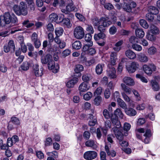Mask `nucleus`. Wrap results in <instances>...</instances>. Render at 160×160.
<instances>
[{
    "label": "nucleus",
    "instance_id": "4d7b16f0",
    "mask_svg": "<svg viewBox=\"0 0 160 160\" xmlns=\"http://www.w3.org/2000/svg\"><path fill=\"white\" fill-rule=\"evenodd\" d=\"M52 140L51 138H46L45 141V145L46 146H49L52 144Z\"/></svg>",
    "mask_w": 160,
    "mask_h": 160
},
{
    "label": "nucleus",
    "instance_id": "2eb2a0df",
    "mask_svg": "<svg viewBox=\"0 0 160 160\" xmlns=\"http://www.w3.org/2000/svg\"><path fill=\"white\" fill-rule=\"evenodd\" d=\"M11 122L16 125H19L20 124V121L18 118L16 117H12L8 126V128L9 130H12L13 128L11 124L10 123Z\"/></svg>",
    "mask_w": 160,
    "mask_h": 160
},
{
    "label": "nucleus",
    "instance_id": "0e129e2a",
    "mask_svg": "<svg viewBox=\"0 0 160 160\" xmlns=\"http://www.w3.org/2000/svg\"><path fill=\"white\" fill-rule=\"evenodd\" d=\"M124 10L127 12H130L132 10L131 6L129 4H126L125 6L123 8Z\"/></svg>",
    "mask_w": 160,
    "mask_h": 160
},
{
    "label": "nucleus",
    "instance_id": "c9c22d12",
    "mask_svg": "<svg viewBox=\"0 0 160 160\" xmlns=\"http://www.w3.org/2000/svg\"><path fill=\"white\" fill-rule=\"evenodd\" d=\"M122 89L128 94H130L131 92V89L128 87L127 86L124 84L122 83L121 84Z\"/></svg>",
    "mask_w": 160,
    "mask_h": 160
},
{
    "label": "nucleus",
    "instance_id": "864d4df0",
    "mask_svg": "<svg viewBox=\"0 0 160 160\" xmlns=\"http://www.w3.org/2000/svg\"><path fill=\"white\" fill-rule=\"evenodd\" d=\"M136 77L140 79L143 82L146 83L148 82V80L146 78L140 74H136Z\"/></svg>",
    "mask_w": 160,
    "mask_h": 160
},
{
    "label": "nucleus",
    "instance_id": "bf43d9fd",
    "mask_svg": "<svg viewBox=\"0 0 160 160\" xmlns=\"http://www.w3.org/2000/svg\"><path fill=\"white\" fill-rule=\"evenodd\" d=\"M92 36L90 33H88L86 34L85 37V40L87 42L90 43V42H92L91 40Z\"/></svg>",
    "mask_w": 160,
    "mask_h": 160
},
{
    "label": "nucleus",
    "instance_id": "a19ab883",
    "mask_svg": "<svg viewBox=\"0 0 160 160\" xmlns=\"http://www.w3.org/2000/svg\"><path fill=\"white\" fill-rule=\"evenodd\" d=\"M102 100V97L99 96H98L94 98L93 103L96 105L98 106L101 103Z\"/></svg>",
    "mask_w": 160,
    "mask_h": 160
},
{
    "label": "nucleus",
    "instance_id": "ea45409f",
    "mask_svg": "<svg viewBox=\"0 0 160 160\" xmlns=\"http://www.w3.org/2000/svg\"><path fill=\"white\" fill-rule=\"evenodd\" d=\"M55 32L56 36H60L63 33V29L61 27L56 28L55 29Z\"/></svg>",
    "mask_w": 160,
    "mask_h": 160
},
{
    "label": "nucleus",
    "instance_id": "f03ea898",
    "mask_svg": "<svg viewBox=\"0 0 160 160\" xmlns=\"http://www.w3.org/2000/svg\"><path fill=\"white\" fill-rule=\"evenodd\" d=\"M0 25L2 27H4L6 24H8L10 23L16 24L18 22V19L14 14H10L8 12H5L2 19H0Z\"/></svg>",
    "mask_w": 160,
    "mask_h": 160
},
{
    "label": "nucleus",
    "instance_id": "e2e57ef3",
    "mask_svg": "<svg viewBox=\"0 0 160 160\" xmlns=\"http://www.w3.org/2000/svg\"><path fill=\"white\" fill-rule=\"evenodd\" d=\"M104 7L108 10H111L113 9L114 7L113 5L110 3H106L104 4Z\"/></svg>",
    "mask_w": 160,
    "mask_h": 160
},
{
    "label": "nucleus",
    "instance_id": "412c9836",
    "mask_svg": "<svg viewBox=\"0 0 160 160\" xmlns=\"http://www.w3.org/2000/svg\"><path fill=\"white\" fill-rule=\"evenodd\" d=\"M151 86L154 91H158L160 89L159 85L155 80H152L151 81Z\"/></svg>",
    "mask_w": 160,
    "mask_h": 160
},
{
    "label": "nucleus",
    "instance_id": "338daca9",
    "mask_svg": "<svg viewBox=\"0 0 160 160\" xmlns=\"http://www.w3.org/2000/svg\"><path fill=\"white\" fill-rule=\"evenodd\" d=\"M97 122L96 118H94L89 121L88 122V125L90 126H93L95 125Z\"/></svg>",
    "mask_w": 160,
    "mask_h": 160
},
{
    "label": "nucleus",
    "instance_id": "c756f323",
    "mask_svg": "<svg viewBox=\"0 0 160 160\" xmlns=\"http://www.w3.org/2000/svg\"><path fill=\"white\" fill-rule=\"evenodd\" d=\"M114 116L116 117H119L120 118H122L123 117V114L121 109L117 108L114 112Z\"/></svg>",
    "mask_w": 160,
    "mask_h": 160
},
{
    "label": "nucleus",
    "instance_id": "69168bd1",
    "mask_svg": "<svg viewBox=\"0 0 160 160\" xmlns=\"http://www.w3.org/2000/svg\"><path fill=\"white\" fill-rule=\"evenodd\" d=\"M91 134L88 131H85L84 132L83 134L84 138L88 140Z\"/></svg>",
    "mask_w": 160,
    "mask_h": 160
},
{
    "label": "nucleus",
    "instance_id": "c03bdc74",
    "mask_svg": "<svg viewBox=\"0 0 160 160\" xmlns=\"http://www.w3.org/2000/svg\"><path fill=\"white\" fill-rule=\"evenodd\" d=\"M95 144L94 141L92 140H88L85 142V145L88 147H92Z\"/></svg>",
    "mask_w": 160,
    "mask_h": 160
},
{
    "label": "nucleus",
    "instance_id": "13d9d810",
    "mask_svg": "<svg viewBox=\"0 0 160 160\" xmlns=\"http://www.w3.org/2000/svg\"><path fill=\"white\" fill-rule=\"evenodd\" d=\"M130 42L132 43L138 42V39L135 36H132L129 38Z\"/></svg>",
    "mask_w": 160,
    "mask_h": 160
},
{
    "label": "nucleus",
    "instance_id": "1a4fd4ad",
    "mask_svg": "<svg viewBox=\"0 0 160 160\" xmlns=\"http://www.w3.org/2000/svg\"><path fill=\"white\" fill-rule=\"evenodd\" d=\"M138 64L137 62H132L130 65L127 67V69L129 73H132L134 72L136 70Z\"/></svg>",
    "mask_w": 160,
    "mask_h": 160
},
{
    "label": "nucleus",
    "instance_id": "58836bf2",
    "mask_svg": "<svg viewBox=\"0 0 160 160\" xmlns=\"http://www.w3.org/2000/svg\"><path fill=\"white\" fill-rule=\"evenodd\" d=\"M103 70V65L101 64H98L96 67V72L98 75L100 74L102 72Z\"/></svg>",
    "mask_w": 160,
    "mask_h": 160
},
{
    "label": "nucleus",
    "instance_id": "3c124183",
    "mask_svg": "<svg viewBox=\"0 0 160 160\" xmlns=\"http://www.w3.org/2000/svg\"><path fill=\"white\" fill-rule=\"evenodd\" d=\"M117 29L114 25L111 27L109 29V32L110 34L114 35L117 32Z\"/></svg>",
    "mask_w": 160,
    "mask_h": 160
},
{
    "label": "nucleus",
    "instance_id": "423d86ee",
    "mask_svg": "<svg viewBox=\"0 0 160 160\" xmlns=\"http://www.w3.org/2000/svg\"><path fill=\"white\" fill-rule=\"evenodd\" d=\"M43 69L42 68L39 69L38 64H36L33 65L32 71L36 77H39L42 76L43 74Z\"/></svg>",
    "mask_w": 160,
    "mask_h": 160
},
{
    "label": "nucleus",
    "instance_id": "20e7f679",
    "mask_svg": "<svg viewBox=\"0 0 160 160\" xmlns=\"http://www.w3.org/2000/svg\"><path fill=\"white\" fill-rule=\"evenodd\" d=\"M73 35L77 39H82L85 35L84 29L81 26H77L74 29Z\"/></svg>",
    "mask_w": 160,
    "mask_h": 160
},
{
    "label": "nucleus",
    "instance_id": "dca6fc26",
    "mask_svg": "<svg viewBox=\"0 0 160 160\" xmlns=\"http://www.w3.org/2000/svg\"><path fill=\"white\" fill-rule=\"evenodd\" d=\"M52 59V56L50 54H47L45 57H42L41 59V62L42 64H46Z\"/></svg>",
    "mask_w": 160,
    "mask_h": 160
},
{
    "label": "nucleus",
    "instance_id": "bb28decb",
    "mask_svg": "<svg viewBox=\"0 0 160 160\" xmlns=\"http://www.w3.org/2000/svg\"><path fill=\"white\" fill-rule=\"evenodd\" d=\"M92 76L90 74H83L82 77V79L84 82H86L87 83L92 79Z\"/></svg>",
    "mask_w": 160,
    "mask_h": 160
},
{
    "label": "nucleus",
    "instance_id": "6e6552de",
    "mask_svg": "<svg viewBox=\"0 0 160 160\" xmlns=\"http://www.w3.org/2000/svg\"><path fill=\"white\" fill-rule=\"evenodd\" d=\"M48 68L50 70H52V71L54 73H56L58 72L59 67L58 65L56 66L55 65L54 62L52 59L48 63Z\"/></svg>",
    "mask_w": 160,
    "mask_h": 160
},
{
    "label": "nucleus",
    "instance_id": "774afa93",
    "mask_svg": "<svg viewBox=\"0 0 160 160\" xmlns=\"http://www.w3.org/2000/svg\"><path fill=\"white\" fill-rule=\"evenodd\" d=\"M47 29L49 31L53 32L54 28L52 24L49 23L47 26Z\"/></svg>",
    "mask_w": 160,
    "mask_h": 160
},
{
    "label": "nucleus",
    "instance_id": "f704fd0d",
    "mask_svg": "<svg viewBox=\"0 0 160 160\" xmlns=\"http://www.w3.org/2000/svg\"><path fill=\"white\" fill-rule=\"evenodd\" d=\"M58 15L54 13H52L49 15V21L50 22H55L58 19Z\"/></svg>",
    "mask_w": 160,
    "mask_h": 160
},
{
    "label": "nucleus",
    "instance_id": "6ab92c4d",
    "mask_svg": "<svg viewBox=\"0 0 160 160\" xmlns=\"http://www.w3.org/2000/svg\"><path fill=\"white\" fill-rule=\"evenodd\" d=\"M126 56L130 59H134L136 58V54L132 51L128 50L125 52Z\"/></svg>",
    "mask_w": 160,
    "mask_h": 160
},
{
    "label": "nucleus",
    "instance_id": "09e8293b",
    "mask_svg": "<svg viewBox=\"0 0 160 160\" xmlns=\"http://www.w3.org/2000/svg\"><path fill=\"white\" fill-rule=\"evenodd\" d=\"M86 30L90 34H93L94 32L93 28L91 25L88 24Z\"/></svg>",
    "mask_w": 160,
    "mask_h": 160
},
{
    "label": "nucleus",
    "instance_id": "8fccbe9b",
    "mask_svg": "<svg viewBox=\"0 0 160 160\" xmlns=\"http://www.w3.org/2000/svg\"><path fill=\"white\" fill-rule=\"evenodd\" d=\"M92 96V93L89 92H88L83 95V98L86 100H88Z\"/></svg>",
    "mask_w": 160,
    "mask_h": 160
},
{
    "label": "nucleus",
    "instance_id": "c85d7f7f",
    "mask_svg": "<svg viewBox=\"0 0 160 160\" xmlns=\"http://www.w3.org/2000/svg\"><path fill=\"white\" fill-rule=\"evenodd\" d=\"M131 125L127 122H125L124 125L123 129L125 132L124 135L125 136H127L128 134V131L130 130L131 128Z\"/></svg>",
    "mask_w": 160,
    "mask_h": 160
},
{
    "label": "nucleus",
    "instance_id": "a878e982",
    "mask_svg": "<svg viewBox=\"0 0 160 160\" xmlns=\"http://www.w3.org/2000/svg\"><path fill=\"white\" fill-rule=\"evenodd\" d=\"M105 149L108 156H111L112 157H114L116 156V154L115 151L113 150L110 151L109 148L107 145H105Z\"/></svg>",
    "mask_w": 160,
    "mask_h": 160
},
{
    "label": "nucleus",
    "instance_id": "aec40b11",
    "mask_svg": "<svg viewBox=\"0 0 160 160\" xmlns=\"http://www.w3.org/2000/svg\"><path fill=\"white\" fill-rule=\"evenodd\" d=\"M78 79L77 78H74L68 81L66 84L67 86L69 88L73 87L74 85L77 83Z\"/></svg>",
    "mask_w": 160,
    "mask_h": 160
},
{
    "label": "nucleus",
    "instance_id": "49530a36",
    "mask_svg": "<svg viewBox=\"0 0 160 160\" xmlns=\"http://www.w3.org/2000/svg\"><path fill=\"white\" fill-rule=\"evenodd\" d=\"M93 45L92 42H90V43L85 44L82 48V50L83 52H88L90 47L92 46Z\"/></svg>",
    "mask_w": 160,
    "mask_h": 160
},
{
    "label": "nucleus",
    "instance_id": "052dcab7",
    "mask_svg": "<svg viewBox=\"0 0 160 160\" xmlns=\"http://www.w3.org/2000/svg\"><path fill=\"white\" fill-rule=\"evenodd\" d=\"M153 14L151 13H148L146 15V19L150 21H152L154 18Z\"/></svg>",
    "mask_w": 160,
    "mask_h": 160
},
{
    "label": "nucleus",
    "instance_id": "cd10ccee",
    "mask_svg": "<svg viewBox=\"0 0 160 160\" xmlns=\"http://www.w3.org/2000/svg\"><path fill=\"white\" fill-rule=\"evenodd\" d=\"M81 43L79 41H76L72 44V47L74 49L78 50L81 48Z\"/></svg>",
    "mask_w": 160,
    "mask_h": 160
},
{
    "label": "nucleus",
    "instance_id": "0eeeda50",
    "mask_svg": "<svg viewBox=\"0 0 160 160\" xmlns=\"http://www.w3.org/2000/svg\"><path fill=\"white\" fill-rule=\"evenodd\" d=\"M117 52H112L111 53L109 60L110 64L108 65V68H110L111 66H114L116 64V62L117 60Z\"/></svg>",
    "mask_w": 160,
    "mask_h": 160
},
{
    "label": "nucleus",
    "instance_id": "f8f14e48",
    "mask_svg": "<svg viewBox=\"0 0 160 160\" xmlns=\"http://www.w3.org/2000/svg\"><path fill=\"white\" fill-rule=\"evenodd\" d=\"M138 60L141 62H147L149 60L148 57L145 54L140 53L137 55Z\"/></svg>",
    "mask_w": 160,
    "mask_h": 160
},
{
    "label": "nucleus",
    "instance_id": "ddd939ff",
    "mask_svg": "<svg viewBox=\"0 0 160 160\" xmlns=\"http://www.w3.org/2000/svg\"><path fill=\"white\" fill-rule=\"evenodd\" d=\"M107 70L108 75L109 77L111 78H116L117 76L116 74L115 69L112 66L110 68H109Z\"/></svg>",
    "mask_w": 160,
    "mask_h": 160
},
{
    "label": "nucleus",
    "instance_id": "473e14b6",
    "mask_svg": "<svg viewBox=\"0 0 160 160\" xmlns=\"http://www.w3.org/2000/svg\"><path fill=\"white\" fill-rule=\"evenodd\" d=\"M143 68L145 72L148 75H151L152 73V71L149 65L145 64L143 66Z\"/></svg>",
    "mask_w": 160,
    "mask_h": 160
},
{
    "label": "nucleus",
    "instance_id": "f3484780",
    "mask_svg": "<svg viewBox=\"0 0 160 160\" xmlns=\"http://www.w3.org/2000/svg\"><path fill=\"white\" fill-rule=\"evenodd\" d=\"M125 111L127 115L130 116H135L137 113L135 109L131 108H127L125 110Z\"/></svg>",
    "mask_w": 160,
    "mask_h": 160
},
{
    "label": "nucleus",
    "instance_id": "f257e3e1",
    "mask_svg": "<svg viewBox=\"0 0 160 160\" xmlns=\"http://www.w3.org/2000/svg\"><path fill=\"white\" fill-rule=\"evenodd\" d=\"M92 23L94 27H98L100 32H105L106 28L112 24V22L108 17H102L100 19L97 17L92 18Z\"/></svg>",
    "mask_w": 160,
    "mask_h": 160
},
{
    "label": "nucleus",
    "instance_id": "680f3d73",
    "mask_svg": "<svg viewBox=\"0 0 160 160\" xmlns=\"http://www.w3.org/2000/svg\"><path fill=\"white\" fill-rule=\"evenodd\" d=\"M75 16L78 19L82 22H84L85 20L84 17L82 15L79 13H76Z\"/></svg>",
    "mask_w": 160,
    "mask_h": 160
},
{
    "label": "nucleus",
    "instance_id": "393cba45",
    "mask_svg": "<svg viewBox=\"0 0 160 160\" xmlns=\"http://www.w3.org/2000/svg\"><path fill=\"white\" fill-rule=\"evenodd\" d=\"M148 10L149 12L152 14L156 15L159 12L158 9L157 8L152 6L149 7Z\"/></svg>",
    "mask_w": 160,
    "mask_h": 160
},
{
    "label": "nucleus",
    "instance_id": "b1692460",
    "mask_svg": "<svg viewBox=\"0 0 160 160\" xmlns=\"http://www.w3.org/2000/svg\"><path fill=\"white\" fill-rule=\"evenodd\" d=\"M136 36L139 38H142L144 36L145 33L142 29L137 28L135 30Z\"/></svg>",
    "mask_w": 160,
    "mask_h": 160
},
{
    "label": "nucleus",
    "instance_id": "2f4dec72",
    "mask_svg": "<svg viewBox=\"0 0 160 160\" xmlns=\"http://www.w3.org/2000/svg\"><path fill=\"white\" fill-rule=\"evenodd\" d=\"M150 31L151 33L154 34H158L159 32L158 28L154 25H152L150 26Z\"/></svg>",
    "mask_w": 160,
    "mask_h": 160
},
{
    "label": "nucleus",
    "instance_id": "9d476101",
    "mask_svg": "<svg viewBox=\"0 0 160 160\" xmlns=\"http://www.w3.org/2000/svg\"><path fill=\"white\" fill-rule=\"evenodd\" d=\"M89 86L88 85L87 83L85 82H83L81 83L79 85L78 88L80 95L81 96L82 95V92L88 91L89 89Z\"/></svg>",
    "mask_w": 160,
    "mask_h": 160
},
{
    "label": "nucleus",
    "instance_id": "e433bc0d",
    "mask_svg": "<svg viewBox=\"0 0 160 160\" xmlns=\"http://www.w3.org/2000/svg\"><path fill=\"white\" fill-rule=\"evenodd\" d=\"M84 67L81 64H78L76 65L74 71L76 73H79L83 70Z\"/></svg>",
    "mask_w": 160,
    "mask_h": 160
},
{
    "label": "nucleus",
    "instance_id": "79ce46f5",
    "mask_svg": "<svg viewBox=\"0 0 160 160\" xmlns=\"http://www.w3.org/2000/svg\"><path fill=\"white\" fill-rule=\"evenodd\" d=\"M140 25L143 28L147 29L148 28L149 25L146 20L144 19H141L139 20Z\"/></svg>",
    "mask_w": 160,
    "mask_h": 160
},
{
    "label": "nucleus",
    "instance_id": "9b49d317",
    "mask_svg": "<svg viewBox=\"0 0 160 160\" xmlns=\"http://www.w3.org/2000/svg\"><path fill=\"white\" fill-rule=\"evenodd\" d=\"M112 130L117 138L119 141L123 139V136H125L124 133H123V131L122 132L119 131L118 128H113Z\"/></svg>",
    "mask_w": 160,
    "mask_h": 160
},
{
    "label": "nucleus",
    "instance_id": "4468645a",
    "mask_svg": "<svg viewBox=\"0 0 160 160\" xmlns=\"http://www.w3.org/2000/svg\"><path fill=\"white\" fill-rule=\"evenodd\" d=\"M111 119L112 123L115 126L113 128H118L120 127L121 124L120 122L118 121L117 117L112 115L111 116Z\"/></svg>",
    "mask_w": 160,
    "mask_h": 160
},
{
    "label": "nucleus",
    "instance_id": "7ed1b4c3",
    "mask_svg": "<svg viewBox=\"0 0 160 160\" xmlns=\"http://www.w3.org/2000/svg\"><path fill=\"white\" fill-rule=\"evenodd\" d=\"M13 8L14 12L18 15L25 16L28 14L27 6L24 2H21L19 6L17 5H14Z\"/></svg>",
    "mask_w": 160,
    "mask_h": 160
},
{
    "label": "nucleus",
    "instance_id": "603ef678",
    "mask_svg": "<svg viewBox=\"0 0 160 160\" xmlns=\"http://www.w3.org/2000/svg\"><path fill=\"white\" fill-rule=\"evenodd\" d=\"M8 45L10 48L11 49L12 52L14 51L15 49V46L14 42L13 40H10Z\"/></svg>",
    "mask_w": 160,
    "mask_h": 160
},
{
    "label": "nucleus",
    "instance_id": "5fc2aeb1",
    "mask_svg": "<svg viewBox=\"0 0 160 160\" xmlns=\"http://www.w3.org/2000/svg\"><path fill=\"white\" fill-rule=\"evenodd\" d=\"M132 48L133 49L138 51H140L142 50V46L136 44H133L132 45Z\"/></svg>",
    "mask_w": 160,
    "mask_h": 160
},
{
    "label": "nucleus",
    "instance_id": "a18cd8bd",
    "mask_svg": "<svg viewBox=\"0 0 160 160\" xmlns=\"http://www.w3.org/2000/svg\"><path fill=\"white\" fill-rule=\"evenodd\" d=\"M29 21L28 20H26L24 21L22 23V24L25 26L27 28H29L31 27L32 26L34 25L33 23H29Z\"/></svg>",
    "mask_w": 160,
    "mask_h": 160
},
{
    "label": "nucleus",
    "instance_id": "72a5a7b5",
    "mask_svg": "<svg viewBox=\"0 0 160 160\" xmlns=\"http://www.w3.org/2000/svg\"><path fill=\"white\" fill-rule=\"evenodd\" d=\"M118 104L122 108L125 109L127 108V105L125 102L121 98L118 99L117 101Z\"/></svg>",
    "mask_w": 160,
    "mask_h": 160
},
{
    "label": "nucleus",
    "instance_id": "6e6d98bb",
    "mask_svg": "<svg viewBox=\"0 0 160 160\" xmlns=\"http://www.w3.org/2000/svg\"><path fill=\"white\" fill-rule=\"evenodd\" d=\"M103 114L104 118L107 119H109L110 117H111L109 112L106 109L103 110Z\"/></svg>",
    "mask_w": 160,
    "mask_h": 160
},
{
    "label": "nucleus",
    "instance_id": "a211bd4d",
    "mask_svg": "<svg viewBox=\"0 0 160 160\" xmlns=\"http://www.w3.org/2000/svg\"><path fill=\"white\" fill-rule=\"evenodd\" d=\"M123 81L124 83L127 85L133 86L135 84L133 80L130 77H125L123 79Z\"/></svg>",
    "mask_w": 160,
    "mask_h": 160
},
{
    "label": "nucleus",
    "instance_id": "4c0bfd02",
    "mask_svg": "<svg viewBox=\"0 0 160 160\" xmlns=\"http://www.w3.org/2000/svg\"><path fill=\"white\" fill-rule=\"evenodd\" d=\"M66 9L69 12L72 11H76L77 10V8L73 6L72 3L69 4L66 7Z\"/></svg>",
    "mask_w": 160,
    "mask_h": 160
},
{
    "label": "nucleus",
    "instance_id": "7c9ffc66",
    "mask_svg": "<svg viewBox=\"0 0 160 160\" xmlns=\"http://www.w3.org/2000/svg\"><path fill=\"white\" fill-rule=\"evenodd\" d=\"M30 66V63L27 61L24 62L22 65L21 66V68L22 70L24 71L28 70Z\"/></svg>",
    "mask_w": 160,
    "mask_h": 160
},
{
    "label": "nucleus",
    "instance_id": "37998d69",
    "mask_svg": "<svg viewBox=\"0 0 160 160\" xmlns=\"http://www.w3.org/2000/svg\"><path fill=\"white\" fill-rule=\"evenodd\" d=\"M156 52V49L154 47H151L148 50V53L149 55L154 54Z\"/></svg>",
    "mask_w": 160,
    "mask_h": 160
},
{
    "label": "nucleus",
    "instance_id": "de8ad7c7",
    "mask_svg": "<svg viewBox=\"0 0 160 160\" xmlns=\"http://www.w3.org/2000/svg\"><path fill=\"white\" fill-rule=\"evenodd\" d=\"M146 38L147 39L150 41H154L156 39L155 36L150 33H148L147 35H146Z\"/></svg>",
    "mask_w": 160,
    "mask_h": 160
},
{
    "label": "nucleus",
    "instance_id": "39448f33",
    "mask_svg": "<svg viewBox=\"0 0 160 160\" xmlns=\"http://www.w3.org/2000/svg\"><path fill=\"white\" fill-rule=\"evenodd\" d=\"M97 156V153L94 151H89L85 152L84 154V158L88 160L94 159Z\"/></svg>",
    "mask_w": 160,
    "mask_h": 160
},
{
    "label": "nucleus",
    "instance_id": "5701e85b",
    "mask_svg": "<svg viewBox=\"0 0 160 160\" xmlns=\"http://www.w3.org/2000/svg\"><path fill=\"white\" fill-rule=\"evenodd\" d=\"M62 25L66 28H69L72 26L70 20L68 18H63L61 21Z\"/></svg>",
    "mask_w": 160,
    "mask_h": 160
},
{
    "label": "nucleus",
    "instance_id": "4be33fe9",
    "mask_svg": "<svg viewBox=\"0 0 160 160\" xmlns=\"http://www.w3.org/2000/svg\"><path fill=\"white\" fill-rule=\"evenodd\" d=\"M104 32H100L97 34H95L94 35V38L96 41H98L100 39H101L102 40H104V39L106 38V35L103 33Z\"/></svg>",
    "mask_w": 160,
    "mask_h": 160
}]
</instances>
